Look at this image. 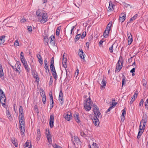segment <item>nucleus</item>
Masks as SVG:
<instances>
[{
    "mask_svg": "<svg viewBox=\"0 0 148 148\" xmlns=\"http://www.w3.org/2000/svg\"><path fill=\"white\" fill-rule=\"evenodd\" d=\"M93 111L96 116L93 118L92 121L94 124L95 126L98 125L99 124V121L98 118H101V115L99 111V108L95 105H93L92 108Z\"/></svg>",
    "mask_w": 148,
    "mask_h": 148,
    "instance_id": "nucleus-1",
    "label": "nucleus"
},
{
    "mask_svg": "<svg viewBox=\"0 0 148 148\" xmlns=\"http://www.w3.org/2000/svg\"><path fill=\"white\" fill-rule=\"evenodd\" d=\"M19 129L21 135L24 134L25 132V119L24 116H19Z\"/></svg>",
    "mask_w": 148,
    "mask_h": 148,
    "instance_id": "nucleus-2",
    "label": "nucleus"
},
{
    "mask_svg": "<svg viewBox=\"0 0 148 148\" xmlns=\"http://www.w3.org/2000/svg\"><path fill=\"white\" fill-rule=\"evenodd\" d=\"M92 103H93L91 101L90 98L89 97L86 100L85 102L84 103V109L86 111H90L91 109Z\"/></svg>",
    "mask_w": 148,
    "mask_h": 148,
    "instance_id": "nucleus-3",
    "label": "nucleus"
},
{
    "mask_svg": "<svg viewBox=\"0 0 148 148\" xmlns=\"http://www.w3.org/2000/svg\"><path fill=\"white\" fill-rule=\"evenodd\" d=\"M123 64V61L122 60V57L121 56H120L119 59L116 64V70H115V72L116 71V70H119V71H118V72L120 71L122 67Z\"/></svg>",
    "mask_w": 148,
    "mask_h": 148,
    "instance_id": "nucleus-4",
    "label": "nucleus"
},
{
    "mask_svg": "<svg viewBox=\"0 0 148 148\" xmlns=\"http://www.w3.org/2000/svg\"><path fill=\"white\" fill-rule=\"evenodd\" d=\"M48 16L47 13L45 12L43 13L41 16L38 17L39 21L42 23H44L47 21Z\"/></svg>",
    "mask_w": 148,
    "mask_h": 148,
    "instance_id": "nucleus-5",
    "label": "nucleus"
},
{
    "mask_svg": "<svg viewBox=\"0 0 148 148\" xmlns=\"http://www.w3.org/2000/svg\"><path fill=\"white\" fill-rule=\"evenodd\" d=\"M50 69L51 71L52 75L53 76L55 79L56 80L58 78V75L56 72L54 66V64H51Z\"/></svg>",
    "mask_w": 148,
    "mask_h": 148,
    "instance_id": "nucleus-6",
    "label": "nucleus"
},
{
    "mask_svg": "<svg viewBox=\"0 0 148 148\" xmlns=\"http://www.w3.org/2000/svg\"><path fill=\"white\" fill-rule=\"evenodd\" d=\"M49 43L51 45L53 46H57V44L56 42L55 38V36L53 35H52L49 38Z\"/></svg>",
    "mask_w": 148,
    "mask_h": 148,
    "instance_id": "nucleus-7",
    "label": "nucleus"
},
{
    "mask_svg": "<svg viewBox=\"0 0 148 148\" xmlns=\"http://www.w3.org/2000/svg\"><path fill=\"white\" fill-rule=\"evenodd\" d=\"M45 134L48 140V142L49 143H51L52 142L51 136L50 134V132L48 129H46Z\"/></svg>",
    "mask_w": 148,
    "mask_h": 148,
    "instance_id": "nucleus-8",
    "label": "nucleus"
},
{
    "mask_svg": "<svg viewBox=\"0 0 148 148\" xmlns=\"http://www.w3.org/2000/svg\"><path fill=\"white\" fill-rule=\"evenodd\" d=\"M147 120L146 119H143L140 121L139 127H141V129L145 130V126L146 125Z\"/></svg>",
    "mask_w": 148,
    "mask_h": 148,
    "instance_id": "nucleus-9",
    "label": "nucleus"
},
{
    "mask_svg": "<svg viewBox=\"0 0 148 148\" xmlns=\"http://www.w3.org/2000/svg\"><path fill=\"white\" fill-rule=\"evenodd\" d=\"M22 63H23L25 68L27 72H29L30 69L28 65L27 64V62L25 60L21 61Z\"/></svg>",
    "mask_w": 148,
    "mask_h": 148,
    "instance_id": "nucleus-10",
    "label": "nucleus"
},
{
    "mask_svg": "<svg viewBox=\"0 0 148 148\" xmlns=\"http://www.w3.org/2000/svg\"><path fill=\"white\" fill-rule=\"evenodd\" d=\"M78 55L81 59L83 60H84V59L85 54L83 52V50L81 49H79L78 52Z\"/></svg>",
    "mask_w": 148,
    "mask_h": 148,
    "instance_id": "nucleus-11",
    "label": "nucleus"
},
{
    "mask_svg": "<svg viewBox=\"0 0 148 148\" xmlns=\"http://www.w3.org/2000/svg\"><path fill=\"white\" fill-rule=\"evenodd\" d=\"M50 121L49 124L50 127L52 128L53 126V123L54 121V116L53 115H51L50 116Z\"/></svg>",
    "mask_w": 148,
    "mask_h": 148,
    "instance_id": "nucleus-12",
    "label": "nucleus"
},
{
    "mask_svg": "<svg viewBox=\"0 0 148 148\" xmlns=\"http://www.w3.org/2000/svg\"><path fill=\"white\" fill-rule=\"evenodd\" d=\"M74 117L77 122L79 123L80 121L79 120V114L77 113H75L74 114Z\"/></svg>",
    "mask_w": 148,
    "mask_h": 148,
    "instance_id": "nucleus-13",
    "label": "nucleus"
},
{
    "mask_svg": "<svg viewBox=\"0 0 148 148\" xmlns=\"http://www.w3.org/2000/svg\"><path fill=\"white\" fill-rule=\"evenodd\" d=\"M64 53L63 56V60H62V65L66 69L67 67L66 65V58H64Z\"/></svg>",
    "mask_w": 148,
    "mask_h": 148,
    "instance_id": "nucleus-14",
    "label": "nucleus"
},
{
    "mask_svg": "<svg viewBox=\"0 0 148 148\" xmlns=\"http://www.w3.org/2000/svg\"><path fill=\"white\" fill-rule=\"evenodd\" d=\"M114 6V5L113 4L112 2L111 1L109 2V6L108 8V12H110L111 11H112L113 10V6Z\"/></svg>",
    "mask_w": 148,
    "mask_h": 148,
    "instance_id": "nucleus-15",
    "label": "nucleus"
},
{
    "mask_svg": "<svg viewBox=\"0 0 148 148\" xmlns=\"http://www.w3.org/2000/svg\"><path fill=\"white\" fill-rule=\"evenodd\" d=\"M125 19V14L121 13L119 17V21L122 23L123 22Z\"/></svg>",
    "mask_w": 148,
    "mask_h": 148,
    "instance_id": "nucleus-16",
    "label": "nucleus"
},
{
    "mask_svg": "<svg viewBox=\"0 0 148 148\" xmlns=\"http://www.w3.org/2000/svg\"><path fill=\"white\" fill-rule=\"evenodd\" d=\"M144 130L141 129V127H139V132L137 136V138L138 139L140 138Z\"/></svg>",
    "mask_w": 148,
    "mask_h": 148,
    "instance_id": "nucleus-17",
    "label": "nucleus"
},
{
    "mask_svg": "<svg viewBox=\"0 0 148 148\" xmlns=\"http://www.w3.org/2000/svg\"><path fill=\"white\" fill-rule=\"evenodd\" d=\"M45 12V11H43L41 10H38L36 11V14L38 18L40 16H41L43 14V13H44Z\"/></svg>",
    "mask_w": 148,
    "mask_h": 148,
    "instance_id": "nucleus-18",
    "label": "nucleus"
},
{
    "mask_svg": "<svg viewBox=\"0 0 148 148\" xmlns=\"http://www.w3.org/2000/svg\"><path fill=\"white\" fill-rule=\"evenodd\" d=\"M36 56L38 59V60L41 64H43V59L40 54H37Z\"/></svg>",
    "mask_w": 148,
    "mask_h": 148,
    "instance_id": "nucleus-19",
    "label": "nucleus"
},
{
    "mask_svg": "<svg viewBox=\"0 0 148 148\" xmlns=\"http://www.w3.org/2000/svg\"><path fill=\"white\" fill-rule=\"evenodd\" d=\"M19 116H24L23 108L22 106H20L19 109Z\"/></svg>",
    "mask_w": 148,
    "mask_h": 148,
    "instance_id": "nucleus-20",
    "label": "nucleus"
},
{
    "mask_svg": "<svg viewBox=\"0 0 148 148\" xmlns=\"http://www.w3.org/2000/svg\"><path fill=\"white\" fill-rule=\"evenodd\" d=\"M49 41L48 37L47 35L44 37V42L45 45H47L48 44Z\"/></svg>",
    "mask_w": 148,
    "mask_h": 148,
    "instance_id": "nucleus-21",
    "label": "nucleus"
},
{
    "mask_svg": "<svg viewBox=\"0 0 148 148\" xmlns=\"http://www.w3.org/2000/svg\"><path fill=\"white\" fill-rule=\"evenodd\" d=\"M70 113V114H67L64 117L65 119L68 121H69L71 119L72 116L71 114L70 113Z\"/></svg>",
    "mask_w": 148,
    "mask_h": 148,
    "instance_id": "nucleus-22",
    "label": "nucleus"
},
{
    "mask_svg": "<svg viewBox=\"0 0 148 148\" xmlns=\"http://www.w3.org/2000/svg\"><path fill=\"white\" fill-rule=\"evenodd\" d=\"M108 30H107L106 29L104 31L103 36L104 38H106L109 35V32Z\"/></svg>",
    "mask_w": 148,
    "mask_h": 148,
    "instance_id": "nucleus-23",
    "label": "nucleus"
},
{
    "mask_svg": "<svg viewBox=\"0 0 148 148\" xmlns=\"http://www.w3.org/2000/svg\"><path fill=\"white\" fill-rule=\"evenodd\" d=\"M14 23L11 21H8L7 23L5 24V25L6 26L9 27H13V25H14Z\"/></svg>",
    "mask_w": 148,
    "mask_h": 148,
    "instance_id": "nucleus-24",
    "label": "nucleus"
},
{
    "mask_svg": "<svg viewBox=\"0 0 148 148\" xmlns=\"http://www.w3.org/2000/svg\"><path fill=\"white\" fill-rule=\"evenodd\" d=\"M112 23V21H110L107 25L106 29L107 30H108L109 31H110L111 30Z\"/></svg>",
    "mask_w": 148,
    "mask_h": 148,
    "instance_id": "nucleus-25",
    "label": "nucleus"
},
{
    "mask_svg": "<svg viewBox=\"0 0 148 148\" xmlns=\"http://www.w3.org/2000/svg\"><path fill=\"white\" fill-rule=\"evenodd\" d=\"M11 140L12 143L14 145L15 147H17L18 143L16 140L14 138H12Z\"/></svg>",
    "mask_w": 148,
    "mask_h": 148,
    "instance_id": "nucleus-26",
    "label": "nucleus"
},
{
    "mask_svg": "<svg viewBox=\"0 0 148 148\" xmlns=\"http://www.w3.org/2000/svg\"><path fill=\"white\" fill-rule=\"evenodd\" d=\"M5 36L3 35L2 36H1L0 37V43L1 44V43L3 44L5 40Z\"/></svg>",
    "mask_w": 148,
    "mask_h": 148,
    "instance_id": "nucleus-27",
    "label": "nucleus"
},
{
    "mask_svg": "<svg viewBox=\"0 0 148 148\" xmlns=\"http://www.w3.org/2000/svg\"><path fill=\"white\" fill-rule=\"evenodd\" d=\"M6 113L7 117L9 119V121H12V117L10 114L9 111L8 110H7L6 111Z\"/></svg>",
    "mask_w": 148,
    "mask_h": 148,
    "instance_id": "nucleus-28",
    "label": "nucleus"
},
{
    "mask_svg": "<svg viewBox=\"0 0 148 148\" xmlns=\"http://www.w3.org/2000/svg\"><path fill=\"white\" fill-rule=\"evenodd\" d=\"M6 97H3L0 98V101L2 105H5V103Z\"/></svg>",
    "mask_w": 148,
    "mask_h": 148,
    "instance_id": "nucleus-29",
    "label": "nucleus"
},
{
    "mask_svg": "<svg viewBox=\"0 0 148 148\" xmlns=\"http://www.w3.org/2000/svg\"><path fill=\"white\" fill-rule=\"evenodd\" d=\"M72 140L73 141L75 142L76 143H78L80 142V140L79 138L76 136H74L73 139Z\"/></svg>",
    "mask_w": 148,
    "mask_h": 148,
    "instance_id": "nucleus-30",
    "label": "nucleus"
},
{
    "mask_svg": "<svg viewBox=\"0 0 148 148\" xmlns=\"http://www.w3.org/2000/svg\"><path fill=\"white\" fill-rule=\"evenodd\" d=\"M32 74L35 78L37 79H39L38 74L35 71H33L32 73Z\"/></svg>",
    "mask_w": 148,
    "mask_h": 148,
    "instance_id": "nucleus-31",
    "label": "nucleus"
},
{
    "mask_svg": "<svg viewBox=\"0 0 148 148\" xmlns=\"http://www.w3.org/2000/svg\"><path fill=\"white\" fill-rule=\"evenodd\" d=\"M3 92L2 89H0V98L5 97V95L4 94Z\"/></svg>",
    "mask_w": 148,
    "mask_h": 148,
    "instance_id": "nucleus-32",
    "label": "nucleus"
},
{
    "mask_svg": "<svg viewBox=\"0 0 148 148\" xmlns=\"http://www.w3.org/2000/svg\"><path fill=\"white\" fill-rule=\"evenodd\" d=\"M81 36V35L80 34H77L75 36V38H74V40H75V41H76L78 40L80 38V37Z\"/></svg>",
    "mask_w": 148,
    "mask_h": 148,
    "instance_id": "nucleus-33",
    "label": "nucleus"
},
{
    "mask_svg": "<svg viewBox=\"0 0 148 148\" xmlns=\"http://www.w3.org/2000/svg\"><path fill=\"white\" fill-rule=\"evenodd\" d=\"M16 65V67L17 69L19 70L21 69V64L20 62L17 61Z\"/></svg>",
    "mask_w": 148,
    "mask_h": 148,
    "instance_id": "nucleus-34",
    "label": "nucleus"
},
{
    "mask_svg": "<svg viewBox=\"0 0 148 148\" xmlns=\"http://www.w3.org/2000/svg\"><path fill=\"white\" fill-rule=\"evenodd\" d=\"M40 95L42 97L46 96L45 93L43 89H42L41 90H40Z\"/></svg>",
    "mask_w": 148,
    "mask_h": 148,
    "instance_id": "nucleus-35",
    "label": "nucleus"
},
{
    "mask_svg": "<svg viewBox=\"0 0 148 148\" xmlns=\"http://www.w3.org/2000/svg\"><path fill=\"white\" fill-rule=\"evenodd\" d=\"M122 112L121 117V119L122 118H123L125 117L126 114V111L125 110H122Z\"/></svg>",
    "mask_w": 148,
    "mask_h": 148,
    "instance_id": "nucleus-36",
    "label": "nucleus"
},
{
    "mask_svg": "<svg viewBox=\"0 0 148 148\" xmlns=\"http://www.w3.org/2000/svg\"><path fill=\"white\" fill-rule=\"evenodd\" d=\"M101 84H102L101 87H102L103 88L104 86H106V81L104 79H103L102 80V81L101 82Z\"/></svg>",
    "mask_w": 148,
    "mask_h": 148,
    "instance_id": "nucleus-37",
    "label": "nucleus"
},
{
    "mask_svg": "<svg viewBox=\"0 0 148 148\" xmlns=\"http://www.w3.org/2000/svg\"><path fill=\"white\" fill-rule=\"evenodd\" d=\"M127 35L128 38V40H133L132 37L130 33L127 34Z\"/></svg>",
    "mask_w": 148,
    "mask_h": 148,
    "instance_id": "nucleus-38",
    "label": "nucleus"
},
{
    "mask_svg": "<svg viewBox=\"0 0 148 148\" xmlns=\"http://www.w3.org/2000/svg\"><path fill=\"white\" fill-rule=\"evenodd\" d=\"M49 97H50V102L51 103H53V96L52 94H49Z\"/></svg>",
    "mask_w": 148,
    "mask_h": 148,
    "instance_id": "nucleus-39",
    "label": "nucleus"
},
{
    "mask_svg": "<svg viewBox=\"0 0 148 148\" xmlns=\"http://www.w3.org/2000/svg\"><path fill=\"white\" fill-rule=\"evenodd\" d=\"M0 76L2 79H4V76L3 71H0Z\"/></svg>",
    "mask_w": 148,
    "mask_h": 148,
    "instance_id": "nucleus-40",
    "label": "nucleus"
},
{
    "mask_svg": "<svg viewBox=\"0 0 148 148\" xmlns=\"http://www.w3.org/2000/svg\"><path fill=\"white\" fill-rule=\"evenodd\" d=\"M21 61H22L25 60L23 55V52H21Z\"/></svg>",
    "mask_w": 148,
    "mask_h": 148,
    "instance_id": "nucleus-41",
    "label": "nucleus"
},
{
    "mask_svg": "<svg viewBox=\"0 0 148 148\" xmlns=\"http://www.w3.org/2000/svg\"><path fill=\"white\" fill-rule=\"evenodd\" d=\"M63 97H60L59 96V100L61 104H62L63 103Z\"/></svg>",
    "mask_w": 148,
    "mask_h": 148,
    "instance_id": "nucleus-42",
    "label": "nucleus"
},
{
    "mask_svg": "<svg viewBox=\"0 0 148 148\" xmlns=\"http://www.w3.org/2000/svg\"><path fill=\"white\" fill-rule=\"evenodd\" d=\"M42 101L43 104H45L46 103V96H45L44 97H42Z\"/></svg>",
    "mask_w": 148,
    "mask_h": 148,
    "instance_id": "nucleus-43",
    "label": "nucleus"
},
{
    "mask_svg": "<svg viewBox=\"0 0 148 148\" xmlns=\"http://www.w3.org/2000/svg\"><path fill=\"white\" fill-rule=\"evenodd\" d=\"M137 97V94L135 93L134 95L132 97L131 99L135 100L136 98Z\"/></svg>",
    "mask_w": 148,
    "mask_h": 148,
    "instance_id": "nucleus-44",
    "label": "nucleus"
},
{
    "mask_svg": "<svg viewBox=\"0 0 148 148\" xmlns=\"http://www.w3.org/2000/svg\"><path fill=\"white\" fill-rule=\"evenodd\" d=\"M60 29H59V27L57 28L56 32V35L57 36H58L60 34Z\"/></svg>",
    "mask_w": 148,
    "mask_h": 148,
    "instance_id": "nucleus-45",
    "label": "nucleus"
},
{
    "mask_svg": "<svg viewBox=\"0 0 148 148\" xmlns=\"http://www.w3.org/2000/svg\"><path fill=\"white\" fill-rule=\"evenodd\" d=\"M86 32H83L81 36V39H83L86 36Z\"/></svg>",
    "mask_w": 148,
    "mask_h": 148,
    "instance_id": "nucleus-46",
    "label": "nucleus"
},
{
    "mask_svg": "<svg viewBox=\"0 0 148 148\" xmlns=\"http://www.w3.org/2000/svg\"><path fill=\"white\" fill-rule=\"evenodd\" d=\"M144 101L143 99H141L139 103V106H142L143 105Z\"/></svg>",
    "mask_w": 148,
    "mask_h": 148,
    "instance_id": "nucleus-47",
    "label": "nucleus"
},
{
    "mask_svg": "<svg viewBox=\"0 0 148 148\" xmlns=\"http://www.w3.org/2000/svg\"><path fill=\"white\" fill-rule=\"evenodd\" d=\"M92 146L93 148H98L97 144L96 143H93L92 145Z\"/></svg>",
    "mask_w": 148,
    "mask_h": 148,
    "instance_id": "nucleus-48",
    "label": "nucleus"
},
{
    "mask_svg": "<svg viewBox=\"0 0 148 148\" xmlns=\"http://www.w3.org/2000/svg\"><path fill=\"white\" fill-rule=\"evenodd\" d=\"M25 146H27L28 147H29L30 146L31 147V144L29 143V142L27 141L25 143Z\"/></svg>",
    "mask_w": 148,
    "mask_h": 148,
    "instance_id": "nucleus-49",
    "label": "nucleus"
},
{
    "mask_svg": "<svg viewBox=\"0 0 148 148\" xmlns=\"http://www.w3.org/2000/svg\"><path fill=\"white\" fill-rule=\"evenodd\" d=\"M125 77L123 78L122 80V86L125 84Z\"/></svg>",
    "mask_w": 148,
    "mask_h": 148,
    "instance_id": "nucleus-50",
    "label": "nucleus"
},
{
    "mask_svg": "<svg viewBox=\"0 0 148 148\" xmlns=\"http://www.w3.org/2000/svg\"><path fill=\"white\" fill-rule=\"evenodd\" d=\"M14 46H19L18 41L17 40H16L14 43Z\"/></svg>",
    "mask_w": 148,
    "mask_h": 148,
    "instance_id": "nucleus-51",
    "label": "nucleus"
},
{
    "mask_svg": "<svg viewBox=\"0 0 148 148\" xmlns=\"http://www.w3.org/2000/svg\"><path fill=\"white\" fill-rule=\"evenodd\" d=\"M81 135L83 137H85L86 136V135L85 134L84 132H81L80 133Z\"/></svg>",
    "mask_w": 148,
    "mask_h": 148,
    "instance_id": "nucleus-52",
    "label": "nucleus"
},
{
    "mask_svg": "<svg viewBox=\"0 0 148 148\" xmlns=\"http://www.w3.org/2000/svg\"><path fill=\"white\" fill-rule=\"evenodd\" d=\"M41 134H37L36 140L38 141H39L40 139Z\"/></svg>",
    "mask_w": 148,
    "mask_h": 148,
    "instance_id": "nucleus-53",
    "label": "nucleus"
},
{
    "mask_svg": "<svg viewBox=\"0 0 148 148\" xmlns=\"http://www.w3.org/2000/svg\"><path fill=\"white\" fill-rule=\"evenodd\" d=\"M27 30L30 32L32 31V27L31 26H27Z\"/></svg>",
    "mask_w": 148,
    "mask_h": 148,
    "instance_id": "nucleus-54",
    "label": "nucleus"
},
{
    "mask_svg": "<svg viewBox=\"0 0 148 148\" xmlns=\"http://www.w3.org/2000/svg\"><path fill=\"white\" fill-rule=\"evenodd\" d=\"M15 71L17 72L18 73V75H20V73H21V69L19 70V69H17V68L16 69V70H15Z\"/></svg>",
    "mask_w": 148,
    "mask_h": 148,
    "instance_id": "nucleus-55",
    "label": "nucleus"
},
{
    "mask_svg": "<svg viewBox=\"0 0 148 148\" xmlns=\"http://www.w3.org/2000/svg\"><path fill=\"white\" fill-rule=\"evenodd\" d=\"M59 97H63V95L62 90H61L60 91Z\"/></svg>",
    "mask_w": 148,
    "mask_h": 148,
    "instance_id": "nucleus-56",
    "label": "nucleus"
},
{
    "mask_svg": "<svg viewBox=\"0 0 148 148\" xmlns=\"http://www.w3.org/2000/svg\"><path fill=\"white\" fill-rule=\"evenodd\" d=\"M118 46V44L117 43L115 42L114 43H113L111 46L113 47V46Z\"/></svg>",
    "mask_w": 148,
    "mask_h": 148,
    "instance_id": "nucleus-57",
    "label": "nucleus"
},
{
    "mask_svg": "<svg viewBox=\"0 0 148 148\" xmlns=\"http://www.w3.org/2000/svg\"><path fill=\"white\" fill-rule=\"evenodd\" d=\"M145 107L146 108H148V98L147 99L146 101Z\"/></svg>",
    "mask_w": 148,
    "mask_h": 148,
    "instance_id": "nucleus-58",
    "label": "nucleus"
},
{
    "mask_svg": "<svg viewBox=\"0 0 148 148\" xmlns=\"http://www.w3.org/2000/svg\"><path fill=\"white\" fill-rule=\"evenodd\" d=\"M117 103L116 102H112V106L111 107H112V108H113L116 105Z\"/></svg>",
    "mask_w": 148,
    "mask_h": 148,
    "instance_id": "nucleus-59",
    "label": "nucleus"
},
{
    "mask_svg": "<svg viewBox=\"0 0 148 148\" xmlns=\"http://www.w3.org/2000/svg\"><path fill=\"white\" fill-rule=\"evenodd\" d=\"M138 16V15L137 14H136L133 17H132V18L133 19V20H135Z\"/></svg>",
    "mask_w": 148,
    "mask_h": 148,
    "instance_id": "nucleus-60",
    "label": "nucleus"
},
{
    "mask_svg": "<svg viewBox=\"0 0 148 148\" xmlns=\"http://www.w3.org/2000/svg\"><path fill=\"white\" fill-rule=\"evenodd\" d=\"M113 108L112 107H110L109 108L106 110V112H108L110 111Z\"/></svg>",
    "mask_w": 148,
    "mask_h": 148,
    "instance_id": "nucleus-61",
    "label": "nucleus"
},
{
    "mask_svg": "<svg viewBox=\"0 0 148 148\" xmlns=\"http://www.w3.org/2000/svg\"><path fill=\"white\" fill-rule=\"evenodd\" d=\"M113 47H110L109 48V50L111 53L113 52Z\"/></svg>",
    "mask_w": 148,
    "mask_h": 148,
    "instance_id": "nucleus-62",
    "label": "nucleus"
},
{
    "mask_svg": "<svg viewBox=\"0 0 148 148\" xmlns=\"http://www.w3.org/2000/svg\"><path fill=\"white\" fill-rule=\"evenodd\" d=\"M44 68H45L46 70H47L48 71H49V70L48 68V66L47 65V64L45 65Z\"/></svg>",
    "mask_w": 148,
    "mask_h": 148,
    "instance_id": "nucleus-63",
    "label": "nucleus"
},
{
    "mask_svg": "<svg viewBox=\"0 0 148 148\" xmlns=\"http://www.w3.org/2000/svg\"><path fill=\"white\" fill-rule=\"evenodd\" d=\"M52 77V76L50 77V81H49V84H51L53 82Z\"/></svg>",
    "mask_w": 148,
    "mask_h": 148,
    "instance_id": "nucleus-64",
    "label": "nucleus"
}]
</instances>
